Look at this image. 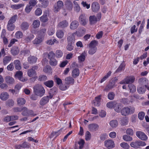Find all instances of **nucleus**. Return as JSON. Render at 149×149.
I'll return each mask as SVG.
<instances>
[{
	"label": "nucleus",
	"instance_id": "obj_33",
	"mask_svg": "<svg viewBox=\"0 0 149 149\" xmlns=\"http://www.w3.org/2000/svg\"><path fill=\"white\" fill-rule=\"evenodd\" d=\"M46 29L45 28H41L38 32V36L42 37L43 36L44 38V36L46 32Z\"/></svg>",
	"mask_w": 149,
	"mask_h": 149
},
{
	"label": "nucleus",
	"instance_id": "obj_42",
	"mask_svg": "<svg viewBox=\"0 0 149 149\" xmlns=\"http://www.w3.org/2000/svg\"><path fill=\"white\" fill-rule=\"evenodd\" d=\"M89 48V49L88 51V53L89 54L93 55L96 52L97 49L96 47Z\"/></svg>",
	"mask_w": 149,
	"mask_h": 149
},
{
	"label": "nucleus",
	"instance_id": "obj_17",
	"mask_svg": "<svg viewBox=\"0 0 149 149\" xmlns=\"http://www.w3.org/2000/svg\"><path fill=\"white\" fill-rule=\"evenodd\" d=\"M79 25L78 22L76 20L73 21L70 24V28L71 29L74 30L77 29Z\"/></svg>",
	"mask_w": 149,
	"mask_h": 149
},
{
	"label": "nucleus",
	"instance_id": "obj_30",
	"mask_svg": "<svg viewBox=\"0 0 149 149\" xmlns=\"http://www.w3.org/2000/svg\"><path fill=\"white\" fill-rule=\"evenodd\" d=\"M9 96L8 93L6 92H3L1 93L0 97L1 100H6L8 98Z\"/></svg>",
	"mask_w": 149,
	"mask_h": 149
},
{
	"label": "nucleus",
	"instance_id": "obj_22",
	"mask_svg": "<svg viewBox=\"0 0 149 149\" xmlns=\"http://www.w3.org/2000/svg\"><path fill=\"white\" fill-rule=\"evenodd\" d=\"M12 59V57L10 56L7 55L5 56L3 60V62L4 65H6Z\"/></svg>",
	"mask_w": 149,
	"mask_h": 149
},
{
	"label": "nucleus",
	"instance_id": "obj_10",
	"mask_svg": "<svg viewBox=\"0 0 149 149\" xmlns=\"http://www.w3.org/2000/svg\"><path fill=\"white\" fill-rule=\"evenodd\" d=\"M75 33H69L68 34L67 40L68 43H74L75 42Z\"/></svg>",
	"mask_w": 149,
	"mask_h": 149
},
{
	"label": "nucleus",
	"instance_id": "obj_18",
	"mask_svg": "<svg viewBox=\"0 0 149 149\" xmlns=\"http://www.w3.org/2000/svg\"><path fill=\"white\" fill-rule=\"evenodd\" d=\"M6 82L8 85L12 84L15 82L14 79L12 77L9 76H6L5 78Z\"/></svg>",
	"mask_w": 149,
	"mask_h": 149
},
{
	"label": "nucleus",
	"instance_id": "obj_44",
	"mask_svg": "<svg viewBox=\"0 0 149 149\" xmlns=\"http://www.w3.org/2000/svg\"><path fill=\"white\" fill-rule=\"evenodd\" d=\"M24 5L23 4H19L14 5H12L11 6V7L13 9L16 10L20 8Z\"/></svg>",
	"mask_w": 149,
	"mask_h": 149
},
{
	"label": "nucleus",
	"instance_id": "obj_59",
	"mask_svg": "<svg viewBox=\"0 0 149 149\" xmlns=\"http://www.w3.org/2000/svg\"><path fill=\"white\" fill-rule=\"evenodd\" d=\"M40 20L41 21L43 22H46L48 21V18L46 15H43L40 17Z\"/></svg>",
	"mask_w": 149,
	"mask_h": 149
},
{
	"label": "nucleus",
	"instance_id": "obj_46",
	"mask_svg": "<svg viewBox=\"0 0 149 149\" xmlns=\"http://www.w3.org/2000/svg\"><path fill=\"white\" fill-rule=\"evenodd\" d=\"M128 87L129 88L130 92L133 93L136 91V87L133 84H129L128 85Z\"/></svg>",
	"mask_w": 149,
	"mask_h": 149
},
{
	"label": "nucleus",
	"instance_id": "obj_63",
	"mask_svg": "<svg viewBox=\"0 0 149 149\" xmlns=\"http://www.w3.org/2000/svg\"><path fill=\"white\" fill-rule=\"evenodd\" d=\"M91 135L90 132L87 131L86 133L85 139L86 141L89 140L91 138Z\"/></svg>",
	"mask_w": 149,
	"mask_h": 149
},
{
	"label": "nucleus",
	"instance_id": "obj_7",
	"mask_svg": "<svg viewBox=\"0 0 149 149\" xmlns=\"http://www.w3.org/2000/svg\"><path fill=\"white\" fill-rule=\"evenodd\" d=\"M52 98V96L51 95L44 96L41 99L39 104L41 106H44L49 102L50 99Z\"/></svg>",
	"mask_w": 149,
	"mask_h": 149
},
{
	"label": "nucleus",
	"instance_id": "obj_28",
	"mask_svg": "<svg viewBox=\"0 0 149 149\" xmlns=\"http://www.w3.org/2000/svg\"><path fill=\"white\" fill-rule=\"evenodd\" d=\"M122 106L120 104L115 102L113 108L115 111L117 112H119L121 111Z\"/></svg>",
	"mask_w": 149,
	"mask_h": 149
},
{
	"label": "nucleus",
	"instance_id": "obj_60",
	"mask_svg": "<svg viewBox=\"0 0 149 149\" xmlns=\"http://www.w3.org/2000/svg\"><path fill=\"white\" fill-rule=\"evenodd\" d=\"M22 75L23 73L21 71H18L16 72L15 77L19 79L22 76Z\"/></svg>",
	"mask_w": 149,
	"mask_h": 149
},
{
	"label": "nucleus",
	"instance_id": "obj_4",
	"mask_svg": "<svg viewBox=\"0 0 149 149\" xmlns=\"http://www.w3.org/2000/svg\"><path fill=\"white\" fill-rule=\"evenodd\" d=\"M134 111L135 108L133 107H125L121 110V113L123 116H126L130 113H133Z\"/></svg>",
	"mask_w": 149,
	"mask_h": 149
},
{
	"label": "nucleus",
	"instance_id": "obj_6",
	"mask_svg": "<svg viewBox=\"0 0 149 149\" xmlns=\"http://www.w3.org/2000/svg\"><path fill=\"white\" fill-rule=\"evenodd\" d=\"M105 146L108 149H111L114 148L115 144L114 141L111 139H108L104 142Z\"/></svg>",
	"mask_w": 149,
	"mask_h": 149
},
{
	"label": "nucleus",
	"instance_id": "obj_47",
	"mask_svg": "<svg viewBox=\"0 0 149 149\" xmlns=\"http://www.w3.org/2000/svg\"><path fill=\"white\" fill-rule=\"evenodd\" d=\"M14 105V101L12 99L8 100L6 102V105L8 107H12Z\"/></svg>",
	"mask_w": 149,
	"mask_h": 149
},
{
	"label": "nucleus",
	"instance_id": "obj_8",
	"mask_svg": "<svg viewBox=\"0 0 149 149\" xmlns=\"http://www.w3.org/2000/svg\"><path fill=\"white\" fill-rule=\"evenodd\" d=\"M79 20L81 25L85 26L87 24V19L84 14H81L79 17Z\"/></svg>",
	"mask_w": 149,
	"mask_h": 149
},
{
	"label": "nucleus",
	"instance_id": "obj_61",
	"mask_svg": "<svg viewBox=\"0 0 149 149\" xmlns=\"http://www.w3.org/2000/svg\"><path fill=\"white\" fill-rule=\"evenodd\" d=\"M85 142L84 140L83 139H81L78 142V143L80 145L79 147V149H81L83 148L84 147V144Z\"/></svg>",
	"mask_w": 149,
	"mask_h": 149
},
{
	"label": "nucleus",
	"instance_id": "obj_57",
	"mask_svg": "<svg viewBox=\"0 0 149 149\" xmlns=\"http://www.w3.org/2000/svg\"><path fill=\"white\" fill-rule=\"evenodd\" d=\"M55 54L53 52H51L48 54V58L50 60L54 58Z\"/></svg>",
	"mask_w": 149,
	"mask_h": 149
},
{
	"label": "nucleus",
	"instance_id": "obj_35",
	"mask_svg": "<svg viewBox=\"0 0 149 149\" xmlns=\"http://www.w3.org/2000/svg\"><path fill=\"white\" fill-rule=\"evenodd\" d=\"M56 35L58 38H62L64 36V33L63 30H58L56 32Z\"/></svg>",
	"mask_w": 149,
	"mask_h": 149
},
{
	"label": "nucleus",
	"instance_id": "obj_38",
	"mask_svg": "<svg viewBox=\"0 0 149 149\" xmlns=\"http://www.w3.org/2000/svg\"><path fill=\"white\" fill-rule=\"evenodd\" d=\"M86 54L85 52L81 54L78 57L79 61L81 62L84 61L86 56Z\"/></svg>",
	"mask_w": 149,
	"mask_h": 149
},
{
	"label": "nucleus",
	"instance_id": "obj_34",
	"mask_svg": "<svg viewBox=\"0 0 149 149\" xmlns=\"http://www.w3.org/2000/svg\"><path fill=\"white\" fill-rule=\"evenodd\" d=\"M118 121L116 120H113L110 121L109 125L113 128L116 127L118 125Z\"/></svg>",
	"mask_w": 149,
	"mask_h": 149
},
{
	"label": "nucleus",
	"instance_id": "obj_50",
	"mask_svg": "<svg viewBox=\"0 0 149 149\" xmlns=\"http://www.w3.org/2000/svg\"><path fill=\"white\" fill-rule=\"evenodd\" d=\"M120 146L124 149H129L130 146L127 143L123 142L120 144Z\"/></svg>",
	"mask_w": 149,
	"mask_h": 149
},
{
	"label": "nucleus",
	"instance_id": "obj_49",
	"mask_svg": "<svg viewBox=\"0 0 149 149\" xmlns=\"http://www.w3.org/2000/svg\"><path fill=\"white\" fill-rule=\"evenodd\" d=\"M123 139L126 141H130L132 140V138L127 135H125L123 136Z\"/></svg>",
	"mask_w": 149,
	"mask_h": 149
},
{
	"label": "nucleus",
	"instance_id": "obj_43",
	"mask_svg": "<svg viewBox=\"0 0 149 149\" xmlns=\"http://www.w3.org/2000/svg\"><path fill=\"white\" fill-rule=\"evenodd\" d=\"M40 21L38 19L34 20L33 23L32 25L34 28H38L40 26Z\"/></svg>",
	"mask_w": 149,
	"mask_h": 149
},
{
	"label": "nucleus",
	"instance_id": "obj_24",
	"mask_svg": "<svg viewBox=\"0 0 149 149\" xmlns=\"http://www.w3.org/2000/svg\"><path fill=\"white\" fill-rule=\"evenodd\" d=\"M88 127L91 131H95L98 129V126L96 124H92L89 125Z\"/></svg>",
	"mask_w": 149,
	"mask_h": 149
},
{
	"label": "nucleus",
	"instance_id": "obj_40",
	"mask_svg": "<svg viewBox=\"0 0 149 149\" xmlns=\"http://www.w3.org/2000/svg\"><path fill=\"white\" fill-rule=\"evenodd\" d=\"M57 92V89L56 88L54 87L52 89H50L49 92V95H51L53 97V95L56 93Z\"/></svg>",
	"mask_w": 149,
	"mask_h": 149
},
{
	"label": "nucleus",
	"instance_id": "obj_1",
	"mask_svg": "<svg viewBox=\"0 0 149 149\" xmlns=\"http://www.w3.org/2000/svg\"><path fill=\"white\" fill-rule=\"evenodd\" d=\"M34 94L40 97L43 96L45 93V90L42 85L36 84L33 87Z\"/></svg>",
	"mask_w": 149,
	"mask_h": 149
},
{
	"label": "nucleus",
	"instance_id": "obj_56",
	"mask_svg": "<svg viewBox=\"0 0 149 149\" xmlns=\"http://www.w3.org/2000/svg\"><path fill=\"white\" fill-rule=\"evenodd\" d=\"M115 93L113 92H109L108 95V97L109 99L113 100L115 96Z\"/></svg>",
	"mask_w": 149,
	"mask_h": 149
},
{
	"label": "nucleus",
	"instance_id": "obj_26",
	"mask_svg": "<svg viewBox=\"0 0 149 149\" xmlns=\"http://www.w3.org/2000/svg\"><path fill=\"white\" fill-rule=\"evenodd\" d=\"M29 25V23L26 22H24L21 24L20 27L21 29L23 31H25L28 29Z\"/></svg>",
	"mask_w": 149,
	"mask_h": 149
},
{
	"label": "nucleus",
	"instance_id": "obj_5",
	"mask_svg": "<svg viewBox=\"0 0 149 149\" xmlns=\"http://www.w3.org/2000/svg\"><path fill=\"white\" fill-rule=\"evenodd\" d=\"M146 143L143 141H136L135 142H132L130 144V146L135 149L140 148L141 146H146Z\"/></svg>",
	"mask_w": 149,
	"mask_h": 149
},
{
	"label": "nucleus",
	"instance_id": "obj_11",
	"mask_svg": "<svg viewBox=\"0 0 149 149\" xmlns=\"http://www.w3.org/2000/svg\"><path fill=\"white\" fill-rule=\"evenodd\" d=\"M148 81V80L145 77L141 78L139 79L138 81L139 83L140 84L146 87L147 88V89L149 90V87H147Z\"/></svg>",
	"mask_w": 149,
	"mask_h": 149
},
{
	"label": "nucleus",
	"instance_id": "obj_36",
	"mask_svg": "<svg viewBox=\"0 0 149 149\" xmlns=\"http://www.w3.org/2000/svg\"><path fill=\"white\" fill-rule=\"evenodd\" d=\"M44 84L46 86L49 87L51 88L54 85V81L52 80H49L44 82Z\"/></svg>",
	"mask_w": 149,
	"mask_h": 149
},
{
	"label": "nucleus",
	"instance_id": "obj_12",
	"mask_svg": "<svg viewBox=\"0 0 149 149\" xmlns=\"http://www.w3.org/2000/svg\"><path fill=\"white\" fill-rule=\"evenodd\" d=\"M63 3L61 1H58L56 3V5L54 8V12L56 13L58 12L63 6Z\"/></svg>",
	"mask_w": 149,
	"mask_h": 149
},
{
	"label": "nucleus",
	"instance_id": "obj_19",
	"mask_svg": "<svg viewBox=\"0 0 149 149\" xmlns=\"http://www.w3.org/2000/svg\"><path fill=\"white\" fill-rule=\"evenodd\" d=\"M16 102L17 105L20 106L24 105L26 102V100L23 98L19 97L17 98Z\"/></svg>",
	"mask_w": 149,
	"mask_h": 149
},
{
	"label": "nucleus",
	"instance_id": "obj_29",
	"mask_svg": "<svg viewBox=\"0 0 149 149\" xmlns=\"http://www.w3.org/2000/svg\"><path fill=\"white\" fill-rule=\"evenodd\" d=\"M65 82L68 84H73L74 82V80L73 78L71 77H69L66 78L65 79Z\"/></svg>",
	"mask_w": 149,
	"mask_h": 149
},
{
	"label": "nucleus",
	"instance_id": "obj_31",
	"mask_svg": "<svg viewBox=\"0 0 149 149\" xmlns=\"http://www.w3.org/2000/svg\"><path fill=\"white\" fill-rule=\"evenodd\" d=\"M19 50L18 48L16 47H14L12 48L11 50V54L14 56L17 55L19 53Z\"/></svg>",
	"mask_w": 149,
	"mask_h": 149
},
{
	"label": "nucleus",
	"instance_id": "obj_3",
	"mask_svg": "<svg viewBox=\"0 0 149 149\" xmlns=\"http://www.w3.org/2000/svg\"><path fill=\"white\" fill-rule=\"evenodd\" d=\"M101 18V13H99L97 14L96 16L91 15L89 17V23L91 25L95 24L97 22L99 21Z\"/></svg>",
	"mask_w": 149,
	"mask_h": 149
},
{
	"label": "nucleus",
	"instance_id": "obj_32",
	"mask_svg": "<svg viewBox=\"0 0 149 149\" xmlns=\"http://www.w3.org/2000/svg\"><path fill=\"white\" fill-rule=\"evenodd\" d=\"M79 69L75 68L74 69L72 73V75L74 78H76L79 76Z\"/></svg>",
	"mask_w": 149,
	"mask_h": 149
},
{
	"label": "nucleus",
	"instance_id": "obj_62",
	"mask_svg": "<svg viewBox=\"0 0 149 149\" xmlns=\"http://www.w3.org/2000/svg\"><path fill=\"white\" fill-rule=\"evenodd\" d=\"M145 114L144 112L141 111L140 112L138 115V118L140 120H142L144 118Z\"/></svg>",
	"mask_w": 149,
	"mask_h": 149
},
{
	"label": "nucleus",
	"instance_id": "obj_41",
	"mask_svg": "<svg viewBox=\"0 0 149 149\" xmlns=\"http://www.w3.org/2000/svg\"><path fill=\"white\" fill-rule=\"evenodd\" d=\"M73 3L74 4V10L77 13L79 12L80 10V8L78 3L75 1H74Z\"/></svg>",
	"mask_w": 149,
	"mask_h": 149
},
{
	"label": "nucleus",
	"instance_id": "obj_14",
	"mask_svg": "<svg viewBox=\"0 0 149 149\" xmlns=\"http://www.w3.org/2000/svg\"><path fill=\"white\" fill-rule=\"evenodd\" d=\"M44 38L43 36L42 37L38 36L36 37L33 41V44L35 45H39L44 40Z\"/></svg>",
	"mask_w": 149,
	"mask_h": 149
},
{
	"label": "nucleus",
	"instance_id": "obj_25",
	"mask_svg": "<svg viewBox=\"0 0 149 149\" xmlns=\"http://www.w3.org/2000/svg\"><path fill=\"white\" fill-rule=\"evenodd\" d=\"M115 84L114 82H111L109 83L106 86L104 90L106 92L109 91V90L114 87L115 86Z\"/></svg>",
	"mask_w": 149,
	"mask_h": 149
},
{
	"label": "nucleus",
	"instance_id": "obj_15",
	"mask_svg": "<svg viewBox=\"0 0 149 149\" xmlns=\"http://www.w3.org/2000/svg\"><path fill=\"white\" fill-rule=\"evenodd\" d=\"M100 8V5L97 2H93L92 5V10L94 12L98 11Z\"/></svg>",
	"mask_w": 149,
	"mask_h": 149
},
{
	"label": "nucleus",
	"instance_id": "obj_27",
	"mask_svg": "<svg viewBox=\"0 0 149 149\" xmlns=\"http://www.w3.org/2000/svg\"><path fill=\"white\" fill-rule=\"evenodd\" d=\"M36 72L32 69H30L28 70L27 71V75L30 77H32L36 75Z\"/></svg>",
	"mask_w": 149,
	"mask_h": 149
},
{
	"label": "nucleus",
	"instance_id": "obj_52",
	"mask_svg": "<svg viewBox=\"0 0 149 149\" xmlns=\"http://www.w3.org/2000/svg\"><path fill=\"white\" fill-rule=\"evenodd\" d=\"M66 7L68 10H71L72 8V4L70 1H67L66 3Z\"/></svg>",
	"mask_w": 149,
	"mask_h": 149
},
{
	"label": "nucleus",
	"instance_id": "obj_51",
	"mask_svg": "<svg viewBox=\"0 0 149 149\" xmlns=\"http://www.w3.org/2000/svg\"><path fill=\"white\" fill-rule=\"evenodd\" d=\"M137 91L139 94H143L145 91V89L143 86H142L138 87Z\"/></svg>",
	"mask_w": 149,
	"mask_h": 149
},
{
	"label": "nucleus",
	"instance_id": "obj_21",
	"mask_svg": "<svg viewBox=\"0 0 149 149\" xmlns=\"http://www.w3.org/2000/svg\"><path fill=\"white\" fill-rule=\"evenodd\" d=\"M125 79L127 84L133 83L135 80V78L133 76H127Z\"/></svg>",
	"mask_w": 149,
	"mask_h": 149
},
{
	"label": "nucleus",
	"instance_id": "obj_13",
	"mask_svg": "<svg viewBox=\"0 0 149 149\" xmlns=\"http://www.w3.org/2000/svg\"><path fill=\"white\" fill-rule=\"evenodd\" d=\"M22 114L24 116H28L29 115H33V111L31 110H27V109L26 107H23L22 108Z\"/></svg>",
	"mask_w": 149,
	"mask_h": 149
},
{
	"label": "nucleus",
	"instance_id": "obj_55",
	"mask_svg": "<svg viewBox=\"0 0 149 149\" xmlns=\"http://www.w3.org/2000/svg\"><path fill=\"white\" fill-rule=\"evenodd\" d=\"M21 145L22 148H28L30 147L31 146L30 144L26 142H24Z\"/></svg>",
	"mask_w": 149,
	"mask_h": 149
},
{
	"label": "nucleus",
	"instance_id": "obj_23",
	"mask_svg": "<svg viewBox=\"0 0 149 149\" xmlns=\"http://www.w3.org/2000/svg\"><path fill=\"white\" fill-rule=\"evenodd\" d=\"M14 64L15 69L17 70H20L21 69V66L20 61L18 60H16L14 61Z\"/></svg>",
	"mask_w": 149,
	"mask_h": 149
},
{
	"label": "nucleus",
	"instance_id": "obj_20",
	"mask_svg": "<svg viewBox=\"0 0 149 149\" xmlns=\"http://www.w3.org/2000/svg\"><path fill=\"white\" fill-rule=\"evenodd\" d=\"M68 25V22L65 20L60 22L58 24V26L60 28H64L67 27Z\"/></svg>",
	"mask_w": 149,
	"mask_h": 149
},
{
	"label": "nucleus",
	"instance_id": "obj_16",
	"mask_svg": "<svg viewBox=\"0 0 149 149\" xmlns=\"http://www.w3.org/2000/svg\"><path fill=\"white\" fill-rule=\"evenodd\" d=\"M38 58L34 56H30L28 58V61L30 64L35 63L37 60Z\"/></svg>",
	"mask_w": 149,
	"mask_h": 149
},
{
	"label": "nucleus",
	"instance_id": "obj_9",
	"mask_svg": "<svg viewBox=\"0 0 149 149\" xmlns=\"http://www.w3.org/2000/svg\"><path fill=\"white\" fill-rule=\"evenodd\" d=\"M137 136L142 140L146 141L148 139V137L143 132L138 131L136 132Z\"/></svg>",
	"mask_w": 149,
	"mask_h": 149
},
{
	"label": "nucleus",
	"instance_id": "obj_54",
	"mask_svg": "<svg viewBox=\"0 0 149 149\" xmlns=\"http://www.w3.org/2000/svg\"><path fill=\"white\" fill-rule=\"evenodd\" d=\"M55 54L56 57L59 58L62 56L63 53L61 50H58L56 51Z\"/></svg>",
	"mask_w": 149,
	"mask_h": 149
},
{
	"label": "nucleus",
	"instance_id": "obj_64",
	"mask_svg": "<svg viewBox=\"0 0 149 149\" xmlns=\"http://www.w3.org/2000/svg\"><path fill=\"white\" fill-rule=\"evenodd\" d=\"M68 45L66 47V49L67 50L71 51L73 49V46L72 45V43H68Z\"/></svg>",
	"mask_w": 149,
	"mask_h": 149
},
{
	"label": "nucleus",
	"instance_id": "obj_39",
	"mask_svg": "<svg viewBox=\"0 0 149 149\" xmlns=\"http://www.w3.org/2000/svg\"><path fill=\"white\" fill-rule=\"evenodd\" d=\"M125 64L124 62H123L120 65L116 71V72H121L123 70H124L125 67Z\"/></svg>",
	"mask_w": 149,
	"mask_h": 149
},
{
	"label": "nucleus",
	"instance_id": "obj_37",
	"mask_svg": "<svg viewBox=\"0 0 149 149\" xmlns=\"http://www.w3.org/2000/svg\"><path fill=\"white\" fill-rule=\"evenodd\" d=\"M34 37V35L32 34H30L26 37L24 39L25 42L26 43L30 42Z\"/></svg>",
	"mask_w": 149,
	"mask_h": 149
},
{
	"label": "nucleus",
	"instance_id": "obj_45",
	"mask_svg": "<svg viewBox=\"0 0 149 149\" xmlns=\"http://www.w3.org/2000/svg\"><path fill=\"white\" fill-rule=\"evenodd\" d=\"M128 122V120L126 117L123 118L120 120V124L123 126L127 125Z\"/></svg>",
	"mask_w": 149,
	"mask_h": 149
},
{
	"label": "nucleus",
	"instance_id": "obj_48",
	"mask_svg": "<svg viewBox=\"0 0 149 149\" xmlns=\"http://www.w3.org/2000/svg\"><path fill=\"white\" fill-rule=\"evenodd\" d=\"M98 44V42L95 40L92 41L89 44V47H96V46Z\"/></svg>",
	"mask_w": 149,
	"mask_h": 149
},
{
	"label": "nucleus",
	"instance_id": "obj_2",
	"mask_svg": "<svg viewBox=\"0 0 149 149\" xmlns=\"http://www.w3.org/2000/svg\"><path fill=\"white\" fill-rule=\"evenodd\" d=\"M17 16L15 15L11 17L8 21L7 26L8 30L9 31H12L15 28V26L13 24L16 21Z\"/></svg>",
	"mask_w": 149,
	"mask_h": 149
},
{
	"label": "nucleus",
	"instance_id": "obj_53",
	"mask_svg": "<svg viewBox=\"0 0 149 149\" xmlns=\"http://www.w3.org/2000/svg\"><path fill=\"white\" fill-rule=\"evenodd\" d=\"M49 63L52 66H55L57 64V61L54 58L51 59L50 60Z\"/></svg>",
	"mask_w": 149,
	"mask_h": 149
},
{
	"label": "nucleus",
	"instance_id": "obj_58",
	"mask_svg": "<svg viewBox=\"0 0 149 149\" xmlns=\"http://www.w3.org/2000/svg\"><path fill=\"white\" fill-rule=\"evenodd\" d=\"M15 36L18 39L21 38L23 37L22 33L21 31H18L15 34Z\"/></svg>",
	"mask_w": 149,
	"mask_h": 149
}]
</instances>
